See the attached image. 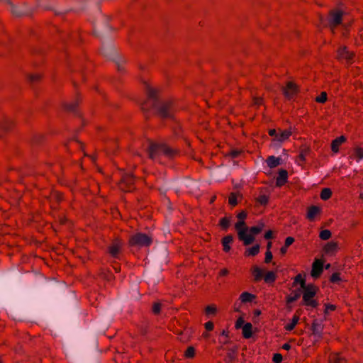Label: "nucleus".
<instances>
[{
    "instance_id": "nucleus-1",
    "label": "nucleus",
    "mask_w": 363,
    "mask_h": 363,
    "mask_svg": "<svg viewBox=\"0 0 363 363\" xmlns=\"http://www.w3.org/2000/svg\"><path fill=\"white\" fill-rule=\"evenodd\" d=\"M147 100L141 104L143 113H148L150 108H157L156 114L162 119H174V101L172 99L164 101L157 106L159 102V90L149 84L146 86Z\"/></svg>"
},
{
    "instance_id": "nucleus-2",
    "label": "nucleus",
    "mask_w": 363,
    "mask_h": 363,
    "mask_svg": "<svg viewBox=\"0 0 363 363\" xmlns=\"http://www.w3.org/2000/svg\"><path fill=\"white\" fill-rule=\"evenodd\" d=\"M149 146L147 149L148 157L151 160H155V157L160 153L167 157L169 159H174V157L180 155V150L178 148H172L169 145L164 143H155L151 140H148Z\"/></svg>"
},
{
    "instance_id": "nucleus-3",
    "label": "nucleus",
    "mask_w": 363,
    "mask_h": 363,
    "mask_svg": "<svg viewBox=\"0 0 363 363\" xmlns=\"http://www.w3.org/2000/svg\"><path fill=\"white\" fill-rule=\"evenodd\" d=\"M343 14L344 12L342 11L332 10L330 11L328 20H325L323 16H320V21L325 26H328L330 30L334 33L337 26L341 25L342 27H345V25L342 24Z\"/></svg>"
},
{
    "instance_id": "nucleus-4",
    "label": "nucleus",
    "mask_w": 363,
    "mask_h": 363,
    "mask_svg": "<svg viewBox=\"0 0 363 363\" xmlns=\"http://www.w3.org/2000/svg\"><path fill=\"white\" fill-rule=\"evenodd\" d=\"M319 288L314 284H308L303 289V305L317 308L318 302L314 297L316 296Z\"/></svg>"
},
{
    "instance_id": "nucleus-5",
    "label": "nucleus",
    "mask_w": 363,
    "mask_h": 363,
    "mask_svg": "<svg viewBox=\"0 0 363 363\" xmlns=\"http://www.w3.org/2000/svg\"><path fill=\"white\" fill-rule=\"evenodd\" d=\"M152 242V238L148 235L143 233H137L134 235H132L128 240V245L130 247H149Z\"/></svg>"
},
{
    "instance_id": "nucleus-6",
    "label": "nucleus",
    "mask_w": 363,
    "mask_h": 363,
    "mask_svg": "<svg viewBox=\"0 0 363 363\" xmlns=\"http://www.w3.org/2000/svg\"><path fill=\"white\" fill-rule=\"evenodd\" d=\"M264 222L263 220H259L257 225L248 228L249 233L246 232L245 235H242V237L243 238V245L245 246H247L252 244L255 240V236L260 233L264 229Z\"/></svg>"
},
{
    "instance_id": "nucleus-7",
    "label": "nucleus",
    "mask_w": 363,
    "mask_h": 363,
    "mask_svg": "<svg viewBox=\"0 0 363 363\" xmlns=\"http://www.w3.org/2000/svg\"><path fill=\"white\" fill-rule=\"evenodd\" d=\"M101 53L104 55L107 60L114 61L116 62L117 65L118 72L121 73L125 72V68L123 65L125 64L126 61L123 57L117 55L116 51L114 49H111V50H101Z\"/></svg>"
},
{
    "instance_id": "nucleus-8",
    "label": "nucleus",
    "mask_w": 363,
    "mask_h": 363,
    "mask_svg": "<svg viewBox=\"0 0 363 363\" xmlns=\"http://www.w3.org/2000/svg\"><path fill=\"white\" fill-rule=\"evenodd\" d=\"M109 18L106 16L101 15V16L94 23V33L96 35H104L112 30L109 26L108 22Z\"/></svg>"
},
{
    "instance_id": "nucleus-9",
    "label": "nucleus",
    "mask_w": 363,
    "mask_h": 363,
    "mask_svg": "<svg viewBox=\"0 0 363 363\" xmlns=\"http://www.w3.org/2000/svg\"><path fill=\"white\" fill-rule=\"evenodd\" d=\"M324 325L318 319H314L311 323V337H313V340L312 345H315L318 342L322 340L323 334Z\"/></svg>"
},
{
    "instance_id": "nucleus-10",
    "label": "nucleus",
    "mask_w": 363,
    "mask_h": 363,
    "mask_svg": "<svg viewBox=\"0 0 363 363\" xmlns=\"http://www.w3.org/2000/svg\"><path fill=\"white\" fill-rule=\"evenodd\" d=\"M135 180L133 174H125L118 182V187L124 192H130L135 189Z\"/></svg>"
},
{
    "instance_id": "nucleus-11",
    "label": "nucleus",
    "mask_w": 363,
    "mask_h": 363,
    "mask_svg": "<svg viewBox=\"0 0 363 363\" xmlns=\"http://www.w3.org/2000/svg\"><path fill=\"white\" fill-rule=\"evenodd\" d=\"M10 11L14 16L20 18L30 16L33 9L24 2L18 5L11 4Z\"/></svg>"
},
{
    "instance_id": "nucleus-12",
    "label": "nucleus",
    "mask_w": 363,
    "mask_h": 363,
    "mask_svg": "<svg viewBox=\"0 0 363 363\" xmlns=\"http://www.w3.org/2000/svg\"><path fill=\"white\" fill-rule=\"evenodd\" d=\"M282 94L287 100L292 99L300 92L299 86L292 81H289L286 85L281 88Z\"/></svg>"
},
{
    "instance_id": "nucleus-13",
    "label": "nucleus",
    "mask_w": 363,
    "mask_h": 363,
    "mask_svg": "<svg viewBox=\"0 0 363 363\" xmlns=\"http://www.w3.org/2000/svg\"><path fill=\"white\" fill-rule=\"evenodd\" d=\"M81 101V98L79 94H77V98L72 103H63L62 108L65 111L68 113H73L75 116H77L82 119V125H84V120L83 118L82 114L80 111H78V107L79 103Z\"/></svg>"
},
{
    "instance_id": "nucleus-14",
    "label": "nucleus",
    "mask_w": 363,
    "mask_h": 363,
    "mask_svg": "<svg viewBox=\"0 0 363 363\" xmlns=\"http://www.w3.org/2000/svg\"><path fill=\"white\" fill-rule=\"evenodd\" d=\"M51 0H38L37 5L39 7H42L46 10L52 11L56 16H62L70 11H74L72 8L67 9H55L50 4Z\"/></svg>"
},
{
    "instance_id": "nucleus-15",
    "label": "nucleus",
    "mask_w": 363,
    "mask_h": 363,
    "mask_svg": "<svg viewBox=\"0 0 363 363\" xmlns=\"http://www.w3.org/2000/svg\"><path fill=\"white\" fill-rule=\"evenodd\" d=\"M354 56L355 53L350 51L347 47H340L337 50V59L339 61L345 60L347 63L352 64Z\"/></svg>"
},
{
    "instance_id": "nucleus-16",
    "label": "nucleus",
    "mask_w": 363,
    "mask_h": 363,
    "mask_svg": "<svg viewBox=\"0 0 363 363\" xmlns=\"http://www.w3.org/2000/svg\"><path fill=\"white\" fill-rule=\"evenodd\" d=\"M324 261L321 259H315L312 264L311 276L316 279L320 277L323 272Z\"/></svg>"
},
{
    "instance_id": "nucleus-17",
    "label": "nucleus",
    "mask_w": 363,
    "mask_h": 363,
    "mask_svg": "<svg viewBox=\"0 0 363 363\" xmlns=\"http://www.w3.org/2000/svg\"><path fill=\"white\" fill-rule=\"evenodd\" d=\"M15 127L14 122L9 118H3L0 120V137L11 132Z\"/></svg>"
},
{
    "instance_id": "nucleus-18",
    "label": "nucleus",
    "mask_w": 363,
    "mask_h": 363,
    "mask_svg": "<svg viewBox=\"0 0 363 363\" xmlns=\"http://www.w3.org/2000/svg\"><path fill=\"white\" fill-rule=\"evenodd\" d=\"M121 242L120 240L116 239L113 243L108 247V252L112 257L117 258L121 252Z\"/></svg>"
},
{
    "instance_id": "nucleus-19",
    "label": "nucleus",
    "mask_w": 363,
    "mask_h": 363,
    "mask_svg": "<svg viewBox=\"0 0 363 363\" xmlns=\"http://www.w3.org/2000/svg\"><path fill=\"white\" fill-rule=\"evenodd\" d=\"M235 228L237 230L238 239L240 241H242L243 238L242 235H245L246 232L248 231V227L246 225L245 221L238 220L235 224Z\"/></svg>"
},
{
    "instance_id": "nucleus-20",
    "label": "nucleus",
    "mask_w": 363,
    "mask_h": 363,
    "mask_svg": "<svg viewBox=\"0 0 363 363\" xmlns=\"http://www.w3.org/2000/svg\"><path fill=\"white\" fill-rule=\"evenodd\" d=\"M288 181V172L284 169L279 170L278 176L276 179V186L281 187L284 186Z\"/></svg>"
},
{
    "instance_id": "nucleus-21",
    "label": "nucleus",
    "mask_w": 363,
    "mask_h": 363,
    "mask_svg": "<svg viewBox=\"0 0 363 363\" xmlns=\"http://www.w3.org/2000/svg\"><path fill=\"white\" fill-rule=\"evenodd\" d=\"M321 209L319 206L312 205L308 208L306 218L310 221H313L317 215L320 214Z\"/></svg>"
},
{
    "instance_id": "nucleus-22",
    "label": "nucleus",
    "mask_w": 363,
    "mask_h": 363,
    "mask_svg": "<svg viewBox=\"0 0 363 363\" xmlns=\"http://www.w3.org/2000/svg\"><path fill=\"white\" fill-rule=\"evenodd\" d=\"M238 351V346L234 345L233 347L229 348L227 352V359H225L226 363H233L236 359Z\"/></svg>"
},
{
    "instance_id": "nucleus-23",
    "label": "nucleus",
    "mask_w": 363,
    "mask_h": 363,
    "mask_svg": "<svg viewBox=\"0 0 363 363\" xmlns=\"http://www.w3.org/2000/svg\"><path fill=\"white\" fill-rule=\"evenodd\" d=\"M233 242V236L232 235H228L221 239V244L223 246V250L225 252H228L231 250L230 245Z\"/></svg>"
},
{
    "instance_id": "nucleus-24",
    "label": "nucleus",
    "mask_w": 363,
    "mask_h": 363,
    "mask_svg": "<svg viewBox=\"0 0 363 363\" xmlns=\"http://www.w3.org/2000/svg\"><path fill=\"white\" fill-rule=\"evenodd\" d=\"M347 138L344 135H341L340 137L334 139L331 143V150L334 153H337L339 151V147L346 141Z\"/></svg>"
},
{
    "instance_id": "nucleus-25",
    "label": "nucleus",
    "mask_w": 363,
    "mask_h": 363,
    "mask_svg": "<svg viewBox=\"0 0 363 363\" xmlns=\"http://www.w3.org/2000/svg\"><path fill=\"white\" fill-rule=\"evenodd\" d=\"M250 271H251L252 274L253 275V277H254L253 281L255 282H258L262 279V277H263L262 270L258 266L254 265L250 269Z\"/></svg>"
},
{
    "instance_id": "nucleus-26",
    "label": "nucleus",
    "mask_w": 363,
    "mask_h": 363,
    "mask_svg": "<svg viewBox=\"0 0 363 363\" xmlns=\"http://www.w3.org/2000/svg\"><path fill=\"white\" fill-rule=\"evenodd\" d=\"M311 152V148L308 145H302L300 146V148H299V155H298V158L299 160L303 162H306V157L307 155H308Z\"/></svg>"
},
{
    "instance_id": "nucleus-27",
    "label": "nucleus",
    "mask_w": 363,
    "mask_h": 363,
    "mask_svg": "<svg viewBox=\"0 0 363 363\" xmlns=\"http://www.w3.org/2000/svg\"><path fill=\"white\" fill-rule=\"evenodd\" d=\"M242 337L245 339H249L252 337V325L251 323H246L242 326Z\"/></svg>"
},
{
    "instance_id": "nucleus-28",
    "label": "nucleus",
    "mask_w": 363,
    "mask_h": 363,
    "mask_svg": "<svg viewBox=\"0 0 363 363\" xmlns=\"http://www.w3.org/2000/svg\"><path fill=\"white\" fill-rule=\"evenodd\" d=\"M337 242L335 241L328 242L323 247V251L325 254L335 252L337 250Z\"/></svg>"
},
{
    "instance_id": "nucleus-29",
    "label": "nucleus",
    "mask_w": 363,
    "mask_h": 363,
    "mask_svg": "<svg viewBox=\"0 0 363 363\" xmlns=\"http://www.w3.org/2000/svg\"><path fill=\"white\" fill-rule=\"evenodd\" d=\"M329 363H347V360L340 353H331L328 357Z\"/></svg>"
},
{
    "instance_id": "nucleus-30",
    "label": "nucleus",
    "mask_w": 363,
    "mask_h": 363,
    "mask_svg": "<svg viewBox=\"0 0 363 363\" xmlns=\"http://www.w3.org/2000/svg\"><path fill=\"white\" fill-rule=\"evenodd\" d=\"M257 298L255 294L247 291L242 292L240 296V300L242 303L252 302Z\"/></svg>"
},
{
    "instance_id": "nucleus-31",
    "label": "nucleus",
    "mask_w": 363,
    "mask_h": 363,
    "mask_svg": "<svg viewBox=\"0 0 363 363\" xmlns=\"http://www.w3.org/2000/svg\"><path fill=\"white\" fill-rule=\"evenodd\" d=\"M277 277V274L274 271H268L262 277L264 282L267 284H274Z\"/></svg>"
},
{
    "instance_id": "nucleus-32",
    "label": "nucleus",
    "mask_w": 363,
    "mask_h": 363,
    "mask_svg": "<svg viewBox=\"0 0 363 363\" xmlns=\"http://www.w3.org/2000/svg\"><path fill=\"white\" fill-rule=\"evenodd\" d=\"M26 77L30 84H36L42 80L43 74L40 73L28 74Z\"/></svg>"
},
{
    "instance_id": "nucleus-33",
    "label": "nucleus",
    "mask_w": 363,
    "mask_h": 363,
    "mask_svg": "<svg viewBox=\"0 0 363 363\" xmlns=\"http://www.w3.org/2000/svg\"><path fill=\"white\" fill-rule=\"evenodd\" d=\"M301 296V289L294 291L291 294L286 296V303H291L296 301Z\"/></svg>"
},
{
    "instance_id": "nucleus-34",
    "label": "nucleus",
    "mask_w": 363,
    "mask_h": 363,
    "mask_svg": "<svg viewBox=\"0 0 363 363\" xmlns=\"http://www.w3.org/2000/svg\"><path fill=\"white\" fill-rule=\"evenodd\" d=\"M48 199H53L57 203H60L64 200V194L58 191H52Z\"/></svg>"
},
{
    "instance_id": "nucleus-35",
    "label": "nucleus",
    "mask_w": 363,
    "mask_h": 363,
    "mask_svg": "<svg viewBox=\"0 0 363 363\" xmlns=\"http://www.w3.org/2000/svg\"><path fill=\"white\" fill-rule=\"evenodd\" d=\"M292 131L290 129L284 130H280V133L278 134L277 140V141L279 143H282L287 139L289 138V137L291 135Z\"/></svg>"
},
{
    "instance_id": "nucleus-36",
    "label": "nucleus",
    "mask_w": 363,
    "mask_h": 363,
    "mask_svg": "<svg viewBox=\"0 0 363 363\" xmlns=\"http://www.w3.org/2000/svg\"><path fill=\"white\" fill-rule=\"evenodd\" d=\"M259 244H255L252 247L247 248L245 252V256H256L259 252Z\"/></svg>"
},
{
    "instance_id": "nucleus-37",
    "label": "nucleus",
    "mask_w": 363,
    "mask_h": 363,
    "mask_svg": "<svg viewBox=\"0 0 363 363\" xmlns=\"http://www.w3.org/2000/svg\"><path fill=\"white\" fill-rule=\"evenodd\" d=\"M280 160L281 159L279 157L272 155L267 159V163L269 167L274 168L280 164Z\"/></svg>"
},
{
    "instance_id": "nucleus-38",
    "label": "nucleus",
    "mask_w": 363,
    "mask_h": 363,
    "mask_svg": "<svg viewBox=\"0 0 363 363\" xmlns=\"http://www.w3.org/2000/svg\"><path fill=\"white\" fill-rule=\"evenodd\" d=\"M299 284L301 286V288L303 289L304 287L307 286L306 284V278L305 276L303 277L301 274H297L294 279L293 282V286H296V284Z\"/></svg>"
},
{
    "instance_id": "nucleus-39",
    "label": "nucleus",
    "mask_w": 363,
    "mask_h": 363,
    "mask_svg": "<svg viewBox=\"0 0 363 363\" xmlns=\"http://www.w3.org/2000/svg\"><path fill=\"white\" fill-rule=\"evenodd\" d=\"M299 320V316L295 315L292 318L291 322L284 326V329L287 331H291L294 329Z\"/></svg>"
},
{
    "instance_id": "nucleus-40",
    "label": "nucleus",
    "mask_w": 363,
    "mask_h": 363,
    "mask_svg": "<svg viewBox=\"0 0 363 363\" xmlns=\"http://www.w3.org/2000/svg\"><path fill=\"white\" fill-rule=\"evenodd\" d=\"M269 196L265 194L259 195L255 199V201L261 206H266L269 203Z\"/></svg>"
},
{
    "instance_id": "nucleus-41",
    "label": "nucleus",
    "mask_w": 363,
    "mask_h": 363,
    "mask_svg": "<svg viewBox=\"0 0 363 363\" xmlns=\"http://www.w3.org/2000/svg\"><path fill=\"white\" fill-rule=\"evenodd\" d=\"M230 225V218L223 217L219 221V226L223 230H227Z\"/></svg>"
},
{
    "instance_id": "nucleus-42",
    "label": "nucleus",
    "mask_w": 363,
    "mask_h": 363,
    "mask_svg": "<svg viewBox=\"0 0 363 363\" xmlns=\"http://www.w3.org/2000/svg\"><path fill=\"white\" fill-rule=\"evenodd\" d=\"M204 311L206 315H216L218 313V308L215 304H211L206 306Z\"/></svg>"
},
{
    "instance_id": "nucleus-43",
    "label": "nucleus",
    "mask_w": 363,
    "mask_h": 363,
    "mask_svg": "<svg viewBox=\"0 0 363 363\" xmlns=\"http://www.w3.org/2000/svg\"><path fill=\"white\" fill-rule=\"evenodd\" d=\"M332 194L330 188H324L321 190L320 197L322 200L327 201L332 196Z\"/></svg>"
},
{
    "instance_id": "nucleus-44",
    "label": "nucleus",
    "mask_w": 363,
    "mask_h": 363,
    "mask_svg": "<svg viewBox=\"0 0 363 363\" xmlns=\"http://www.w3.org/2000/svg\"><path fill=\"white\" fill-rule=\"evenodd\" d=\"M238 192H231L228 196V203L232 206L238 205Z\"/></svg>"
},
{
    "instance_id": "nucleus-45",
    "label": "nucleus",
    "mask_w": 363,
    "mask_h": 363,
    "mask_svg": "<svg viewBox=\"0 0 363 363\" xmlns=\"http://www.w3.org/2000/svg\"><path fill=\"white\" fill-rule=\"evenodd\" d=\"M196 354V350L194 347L189 346L186 351L184 352V356L186 358H194Z\"/></svg>"
},
{
    "instance_id": "nucleus-46",
    "label": "nucleus",
    "mask_w": 363,
    "mask_h": 363,
    "mask_svg": "<svg viewBox=\"0 0 363 363\" xmlns=\"http://www.w3.org/2000/svg\"><path fill=\"white\" fill-rule=\"evenodd\" d=\"M332 233L330 230L325 229L320 232L319 233V238L322 240H327L331 238Z\"/></svg>"
},
{
    "instance_id": "nucleus-47",
    "label": "nucleus",
    "mask_w": 363,
    "mask_h": 363,
    "mask_svg": "<svg viewBox=\"0 0 363 363\" xmlns=\"http://www.w3.org/2000/svg\"><path fill=\"white\" fill-rule=\"evenodd\" d=\"M328 100V94L325 91H322L320 94L315 97V101L320 104H324Z\"/></svg>"
},
{
    "instance_id": "nucleus-48",
    "label": "nucleus",
    "mask_w": 363,
    "mask_h": 363,
    "mask_svg": "<svg viewBox=\"0 0 363 363\" xmlns=\"http://www.w3.org/2000/svg\"><path fill=\"white\" fill-rule=\"evenodd\" d=\"M242 153H244V151L242 150L233 149L226 155V156H229L232 158H235L242 155Z\"/></svg>"
},
{
    "instance_id": "nucleus-49",
    "label": "nucleus",
    "mask_w": 363,
    "mask_h": 363,
    "mask_svg": "<svg viewBox=\"0 0 363 363\" xmlns=\"http://www.w3.org/2000/svg\"><path fill=\"white\" fill-rule=\"evenodd\" d=\"M329 281L331 283H337L341 281L340 273V272H334L331 274L329 278Z\"/></svg>"
},
{
    "instance_id": "nucleus-50",
    "label": "nucleus",
    "mask_w": 363,
    "mask_h": 363,
    "mask_svg": "<svg viewBox=\"0 0 363 363\" xmlns=\"http://www.w3.org/2000/svg\"><path fill=\"white\" fill-rule=\"evenodd\" d=\"M162 304L160 302H155L152 305V311L154 314L158 315L161 312Z\"/></svg>"
},
{
    "instance_id": "nucleus-51",
    "label": "nucleus",
    "mask_w": 363,
    "mask_h": 363,
    "mask_svg": "<svg viewBox=\"0 0 363 363\" xmlns=\"http://www.w3.org/2000/svg\"><path fill=\"white\" fill-rule=\"evenodd\" d=\"M325 310H324V314H328V311L330 310L331 311H334L336 310L337 306L336 305L331 304V303H325Z\"/></svg>"
},
{
    "instance_id": "nucleus-52",
    "label": "nucleus",
    "mask_w": 363,
    "mask_h": 363,
    "mask_svg": "<svg viewBox=\"0 0 363 363\" xmlns=\"http://www.w3.org/2000/svg\"><path fill=\"white\" fill-rule=\"evenodd\" d=\"M283 360V356L280 353H275L273 355L272 361L274 363H281Z\"/></svg>"
},
{
    "instance_id": "nucleus-53",
    "label": "nucleus",
    "mask_w": 363,
    "mask_h": 363,
    "mask_svg": "<svg viewBox=\"0 0 363 363\" xmlns=\"http://www.w3.org/2000/svg\"><path fill=\"white\" fill-rule=\"evenodd\" d=\"M355 156L359 159H363V148L362 147H356L354 150Z\"/></svg>"
},
{
    "instance_id": "nucleus-54",
    "label": "nucleus",
    "mask_w": 363,
    "mask_h": 363,
    "mask_svg": "<svg viewBox=\"0 0 363 363\" xmlns=\"http://www.w3.org/2000/svg\"><path fill=\"white\" fill-rule=\"evenodd\" d=\"M273 255L271 251H268L265 252L264 262L266 264H269L272 261Z\"/></svg>"
},
{
    "instance_id": "nucleus-55",
    "label": "nucleus",
    "mask_w": 363,
    "mask_h": 363,
    "mask_svg": "<svg viewBox=\"0 0 363 363\" xmlns=\"http://www.w3.org/2000/svg\"><path fill=\"white\" fill-rule=\"evenodd\" d=\"M295 241V239L292 236H289L286 238L284 241V245L289 247L290 245H291Z\"/></svg>"
},
{
    "instance_id": "nucleus-56",
    "label": "nucleus",
    "mask_w": 363,
    "mask_h": 363,
    "mask_svg": "<svg viewBox=\"0 0 363 363\" xmlns=\"http://www.w3.org/2000/svg\"><path fill=\"white\" fill-rule=\"evenodd\" d=\"M244 324H245V320H244V319H243L242 317H239V318L237 319L236 322H235V328H236V329H239V328H242V326L244 325Z\"/></svg>"
},
{
    "instance_id": "nucleus-57",
    "label": "nucleus",
    "mask_w": 363,
    "mask_h": 363,
    "mask_svg": "<svg viewBox=\"0 0 363 363\" xmlns=\"http://www.w3.org/2000/svg\"><path fill=\"white\" fill-rule=\"evenodd\" d=\"M206 331H212L214 328V323L213 321H208L204 325Z\"/></svg>"
},
{
    "instance_id": "nucleus-58",
    "label": "nucleus",
    "mask_w": 363,
    "mask_h": 363,
    "mask_svg": "<svg viewBox=\"0 0 363 363\" xmlns=\"http://www.w3.org/2000/svg\"><path fill=\"white\" fill-rule=\"evenodd\" d=\"M247 216V213L246 211H242L237 215V218L239 219V220H244Z\"/></svg>"
},
{
    "instance_id": "nucleus-59",
    "label": "nucleus",
    "mask_w": 363,
    "mask_h": 363,
    "mask_svg": "<svg viewBox=\"0 0 363 363\" xmlns=\"http://www.w3.org/2000/svg\"><path fill=\"white\" fill-rule=\"evenodd\" d=\"M274 237V233L272 230H268L265 232L264 238L266 240H271Z\"/></svg>"
},
{
    "instance_id": "nucleus-60",
    "label": "nucleus",
    "mask_w": 363,
    "mask_h": 363,
    "mask_svg": "<svg viewBox=\"0 0 363 363\" xmlns=\"http://www.w3.org/2000/svg\"><path fill=\"white\" fill-rule=\"evenodd\" d=\"M264 99L262 97H254L253 98V104L257 106H260L263 104Z\"/></svg>"
},
{
    "instance_id": "nucleus-61",
    "label": "nucleus",
    "mask_w": 363,
    "mask_h": 363,
    "mask_svg": "<svg viewBox=\"0 0 363 363\" xmlns=\"http://www.w3.org/2000/svg\"><path fill=\"white\" fill-rule=\"evenodd\" d=\"M269 135L272 137L274 136L275 138L273 139L274 140H277L278 134L277 133L276 129H269L268 132Z\"/></svg>"
},
{
    "instance_id": "nucleus-62",
    "label": "nucleus",
    "mask_w": 363,
    "mask_h": 363,
    "mask_svg": "<svg viewBox=\"0 0 363 363\" xmlns=\"http://www.w3.org/2000/svg\"><path fill=\"white\" fill-rule=\"evenodd\" d=\"M229 274V271L227 268H223L219 272L220 277H225Z\"/></svg>"
},
{
    "instance_id": "nucleus-63",
    "label": "nucleus",
    "mask_w": 363,
    "mask_h": 363,
    "mask_svg": "<svg viewBox=\"0 0 363 363\" xmlns=\"http://www.w3.org/2000/svg\"><path fill=\"white\" fill-rule=\"evenodd\" d=\"M67 222V218L65 216H63L59 218V223L60 225H65Z\"/></svg>"
},
{
    "instance_id": "nucleus-64",
    "label": "nucleus",
    "mask_w": 363,
    "mask_h": 363,
    "mask_svg": "<svg viewBox=\"0 0 363 363\" xmlns=\"http://www.w3.org/2000/svg\"><path fill=\"white\" fill-rule=\"evenodd\" d=\"M184 335V332L183 331H181L179 334H178V338L180 340V341L183 342H186L188 340L185 337H183Z\"/></svg>"
}]
</instances>
